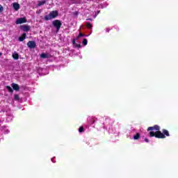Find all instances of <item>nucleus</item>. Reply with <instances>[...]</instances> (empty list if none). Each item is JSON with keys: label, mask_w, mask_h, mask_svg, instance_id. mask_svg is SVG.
Listing matches in <instances>:
<instances>
[{"label": "nucleus", "mask_w": 178, "mask_h": 178, "mask_svg": "<svg viewBox=\"0 0 178 178\" xmlns=\"http://www.w3.org/2000/svg\"><path fill=\"white\" fill-rule=\"evenodd\" d=\"M161 127L158 124H155L153 127H149L147 128V131H150L149 133V137H155L156 138H166V137H169L170 134H169V131L167 129H163L161 132Z\"/></svg>", "instance_id": "obj_1"}, {"label": "nucleus", "mask_w": 178, "mask_h": 178, "mask_svg": "<svg viewBox=\"0 0 178 178\" xmlns=\"http://www.w3.org/2000/svg\"><path fill=\"white\" fill-rule=\"evenodd\" d=\"M58 15L59 13L58 12V10H53L50 12V13L48 15H45L44 19L46 20V22H48V20H51L52 19L58 17Z\"/></svg>", "instance_id": "obj_2"}, {"label": "nucleus", "mask_w": 178, "mask_h": 178, "mask_svg": "<svg viewBox=\"0 0 178 178\" xmlns=\"http://www.w3.org/2000/svg\"><path fill=\"white\" fill-rule=\"evenodd\" d=\"M52 24L54 27H56V33H58V31L60 30V27H62V22L60 20L55 19L52 22Z\"/></svg>", "instance_id": "obj_3"}, {"label": "nucleus", "mask_w": 178, "mask_h": 178, "mask_svg": "<svg viewBox=\"0 0 178 178\" xmlns=\"http://www.w3.org/2000/svg\"><path fill=\"white\" fill-rule=\"evenodd\" d=\"M16 24H23V23H27V19L26 17H20L17 19L15 22Z\"/></svg>", "instance_id": "obj_4"}, {"label": "nucleus", "mask_w": 178, "mask_h": 178, "mask_svg": "<svg viewBox=\"0 0 178 178\" xmlns=\"http://www.w3.org/2000/svg\"><path fill=\"white\" fill-rule=\"evenodd\" d=\"M27 46L29 47V48H30L31 49H34V48H35L36 44H35V42L31 40L27 42Z\"/></svg>", "instance_id": "obj_5"}, {"label": "nucleus", "mask_w": 178, "mask_h": 178, "mask_svg": "<svg viewBox=\"0 0 178 178\" xmlns=\"http://www.w3.org/2000/svg\"><path fill=\"white\" fill-rule=\"evenodd\" d=\"M95 120H97V118L95 117H89L88 118V122L89 124H94V123H95Z\"/></svg>", "instance_id": "obj_6"}, {"label": "nucleus", "mask_w": 178, "mask_h": 178, "mask_svg": "<svg viewBox=\"0 0 178 178\" xmlns=\"http://www.w3.org/2000/svg\"><path fill=\"white\" fill-rule=\"evenodd\" d=\"M11 86L13 87V90H15V91H19V90H20V86H19V85L17 83H12Z\"/></svg>", "instance_id": "obj_7"}, {"label": "nucleus", "mask_w": 178, "mask_h": 178, "mask_svg": "<svg viewBox=\"0 0 178 178\" xmlns=\"http://www.w3.org/2000/svg\"><path fill=\"white\" fill-rule=\"evenodd\" d=\"M21 29L25 32L30 31V26L29 25H24L21 27Z\"/></svg>", "instance_id": "obj_8"}, {"label": "nucleus", "mask_w": 178, "mask_h": 178, "mask_svg": "<svg viewBox=\"0 0 178 178\" xmlns=\"http://www.w3.org/2000/svg\"><path fill=\"white\" fill-rule=\"evenodd\" d=\"M13 6L15 10H19V9H20V4L18 3H14Z\"/></svg>", "instance_id": "obj_9"}, {"label": "nucleus", "mask_w": 178, "mask_h": 178, "mask_svg": "<svg viewBox=\"0 0 178 178\" xmlns=\"http://www.w3.org/2000/svg\"><path fill=\"white\" fill-rule=\"evenodd\" d=\"M26 33H24L19 38V41L22 42L26 40Z\"/></svg>", "instance_id": "obj_10"}, {"label": "nucleus", "mask_w": 178, "mask_h": 178, "mask_svg": "<svg viewBox=\"0 0 178 178\" xmlns=\"http://www.w3.org/2000/svg\"><path fill=\"white\" fill-rule=\"evenodd\" d=\"M45 3H47V0L39 1L38 6H42V5H45Z\"/></svg>", "instance_id": "obj_11"}, {"label": "nucleus", "mask_w": 178, "mask_h": 178, "mask_svg": "<svg viewBox=\"0 0 178 178\" xmlns=\"http://www.w3.org/2000/svg\"><path fill=\"white\" fill-rule=\"evenodd\" d=\"M140 137H141V135L140 134V133H137L136 135L134 136V139L139 140Z\"/></svg>", "instance_id": "obj_12"}, {"label": "nucleus", "mask_w": 178, "mask_h": 178, "mask_svg": "<svg viewBox=\"0 0 178 178\" xmlns=\"http://www.w3.org/2000/svg\"><path fill=\"white\" fill-rule=\"evenodd\" d=\"M13 58L15 60H17V59H19V54H17V53L13 54Z\"/></svg>", "instance_id": "obj_13"}, {"label": "nucleus", "mask_w": 178, "mask_h": 178, "mask_svg": "<svg viewBox=\"0 0 178 178\" xmlns=\"http://www.w3.org/2000/svg\"><path fill=\"white\" fill-rule=\"evenodd\" d=\"M6 90H8V92H13V89L12 88V87H10L9 86H6Z\"/></svg>", "instance_id": "obj_14"}, {"label": "nucleus", "mask_w": 178, "mask_h": 178, "mask_svg": "<svg viewBox=\"0 0 178 178\" xmlns=\"http://www.w3.org/2000/svg\"><path fill=\"white\" fill-rule=\"evenodd\" d=\"M40 58H42V59H45L47 58H48V54H45V53H42L41 55H40Z\"/></svg>", "instance_id": "obj_15"}, {"label": "nucleus", "mask_w": 178, "mask_h": 178, "mask_svg": "<svg viewBox=\"0 0 178 178\" xmlns=\"http://www.w3.org/2000/svg\"><path fill=\"white\" fill-rule=\"evenodd\" d=\"M86 27L88 28V29H92V24H91V23H90V22H86Z\"/></svg>", "instance_id": "obj_16"}, {"label": "nucleus", "mask_w": 178, "mask_h": 178, "mask_svg": "<svg viewBox=\"0 0 178 178\" xmlns=\"http://www.w3.org/2000/svg\"><path fill=\"white\" fill-rule=\"evenodd\" d=\"M88 42L87 39L84 38V39L83 40L82 43H83V45H84V47H86V45H87Z\"/></svg>", "instance_id": "obj_17"}, {"label": "nucleus", "mask_w": 178, "mask_h": 178, "mask_svg": "<svg viewBox=\"0 0 178 178\" xmlns=\"http://www.w3.org/2000/svg\"><path fill=\"white\" fill-rule=\"evenodd\" d=\"M14 99L15 101H19V99H20V97H19V95H14Z\"/></svg>", "instance_id": "obj_18"}, {"label": "nucleus", "mask_w": 178, "mask_h": 178, "mask_svg": "<svg viewBox=\"0 0 178 178\" xmlns=\"http://www.w3.org/2000/svg\"><path fill=\"white\" fill-rule=\"evenodd\" d=\"M83 131H84V127L81 126L79 129V133H83Z\"/></svg>", "instance_id": "obj_19"}, {"label": "nucleus", "mask_w": 178, "mask_h": 178, "mask_svg": "<svg viewBox=\"0 0 178 178\" xmlns=\"http://www.w3.org/2000/svg\"><path fill=\"white\" fill-rule=\"evenodd\" d=\"M74 47L75 48H81V44L76 43Z\"/></svg>", "instance_id": "obj_20"}, {"label": "nucleus", "mask_w": 178, "mask_h": 178, "mask_svg": "<svg viewBox=\"0 0 178 178\" xmlns=\"http://www.w3.org/2000/svg\"><path fill=\"white\" fill-rule=\"evenodd\" d=\"M73 15L75 16V17H77V16H79V11L74 12Z\"/></svg>", "instance_id": "obj_21"}, {"label": "nucleus", "mask_w": 178, "mask_h": 178, "mask_svg": "<svg viewBox=\"0 0 178 178\" xmlns=\"http://www.w3.org/2000/svg\"><path fill=\"white\" fill-rule=\"evenodd\" d=\"M99 13H101V10H98V11L95 14V17H97V16H98V15H99Z\"/></svg>", "instance_id": "obj_22"}, {"label": "nucleus", "mask_w": 178, "mask_h": 178, "mask_svg": "<svg viewBox=\"0 0 178 178\" xmlns=\"http://www.w3.org/2000/svg\"><path fill=\"white\" fill-rule=\"evenodd\" d=\"M3 12V7L0 5V13H2Z\"/></svg>", "instance_id": "obj_23"}, {"label": "nucleus", "mask_w": 178, "mask_h": 178, "mask_svg": "<svg viewBox=\"0 0 178 178\" xmlns=\"http://www.w3.org/2000/svg\"><path fill=\"white\" fill-rule=\"evenodd\" d=\"M79 38H81V37H84V34L79 33V34L78 35Z\"/></svg>", "instance_id": "obj_24"}, {"label": "nucleus", "mask_w": 178, "mask_h": 178, "mask_svg": "<svg viewBox=\"0 0 178 178\" xmlns=\"http://www.w3.org/2000/svg\"><path fill=\"white\" fill-rule=\"evenodd\" d=\"M72 44H73V45H74V44H76V39H73V40H72Z\"/></svg>", "instance_id": "obj_25"}, {"label": "nucleus", "mask_w": 178, "mask_h": 178, "mask_svg": "<svg viewBox=\"0 0 178 178\" xmlns=\"http://www.w3.org/2000/svg\"><path fill=\"white\" fill-rule=\"evenodd\" d=\"M145 143H149V140L148 138H145Z\"/></svg>", "instance_id": "obj_26"}, {"label": "nucleus", "mask_w": 178, "mask_h": 178, "mask_svg": "<svg viewBox=\"0 0 178 178\" xmlns=\"http://www.w3.org/2000/svg\"><path fill=\"white\" fill-rule=\"evenodd\" d=\"M109 31H111V29L107 28V29H106V33H109Z\"/></svg>", "instance_id": "obj_27"}, {"label": "nucleus", "mask_w": 178, "mask_h": 178, "mask_svg": "<svg viewBox=\"0 0 178 178\" xmlns=\"http://www.w3.org/2000/svg\"><path fill=\"white\" fill-rule=\"evenodd\" d=\"M86 20H89L90 22H92V19H91V18H87Z\"/></svg>", "instance_id": "obj_28"}, {"label": "nucleus", "mask_w": 178, "mask_h": 178, "mask_svg": "<svg viewBox=\"0 0 178 178\" xmlns=\"http://www.w3.org/2000/svg\"><path fill=\"white\" fill-rule=\"evenodd\" d=\"M80 39V37H79V35L76 38L75 40H79Z\"/></svg>", "instance_id": "obj_29"}, {"label": "nucleus", "mask_w": 178, "mask_h": 178, "mask_svg": "<svg viewBox=\"0 0 178 178\" xmlns=\"http://www.w3.org/2000/svg\"><path fill=\"white\" fill-rule=\"evenodd\" d=\"M0 56H2V53H0Z\"/></svg>", "instance_id": "obj_30"}]
</instances>
